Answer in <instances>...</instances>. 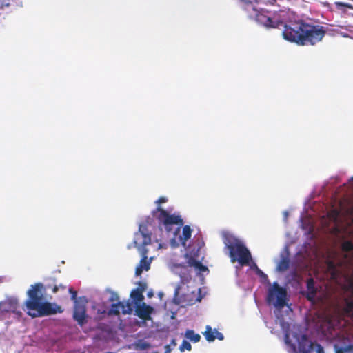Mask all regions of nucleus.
I'll return each mask as SVG.
<instances>
[{
  "label": "nucleus",
  "mask_w": 353,
  "mask_h": 353,
  "mask_svg": "<svg viewBox=\"0 0 353 353\" xmlns=\"http://www.w3.org/2000/svg\"><path fill=\"white\" fill-rule=\"evenodd\" d=\"M201 247L197 248V250L195 253L192 254V252H190V256L188 254H186L188 257L187 263L189 267H194L196 270L199 272H206L208 271V268L205 265H203L201 262H200L196 258L199 257V252Z\"/></svg>",
  "instance_id": "12"
},
{
  "label": "nucleus",
  "mask_w": 353,
  "mask_h": 353,
  "mask_svg": "<svg viewBox=\"0 0 353 353\" xmlns=\"http://www.w3.org/2000/svg\"><path fill=\"white\" fill-rule=\"evenodd\" d=\"M290 261L287 258L282 259L277 265V270L281 272H284L289 268Z\"/></svg>",
  "instance_id": "22"
},
{
  "label": "nucleus",
  "mask_w": 353,
  "mask_h": 353,
  "mask_svg": "<svg viewBox=\"0 0 353 353\" xmlns=\"http://www.w3.org/2000/svg\"><path fill=\"white\" fill-rule=\"evenodd\" d=\"M267 301L269 304L272 303L276 307H284L287 303L286 290L280 286L277 282H274L268 290Z\"/></svg>",
  "instance_id": "6"
},
{
  "label": "nucleus",
  "mask_w": 353,
  "mask_h": 353,
  "mask_svg": "<svg viewBox=\"0 0 353 353\" xmlns=\"http://www.w3.org/2000/svg\"><path fill=\"white\" fill-rule=\"evenodd\" d=\"M257 5V2L252 3L251 6L244 10L247 17L264 26L274 27V21L266 14L267 12L262 9L259 10Z\"/></svg>",
  "instance_id": "7"
},
{
  "label": "nucleus",
  "mask_w": 353,
  "mask_h": 353,
  "mask_svg": "<svg viewBox=\"0 0 353 353\" xmlns=\"http://www.w3.org/2000/svg\"><path fill=\"white\" fill-rule=\"evenodd\" d=\"M334 348L336 353H353V343L347 337H342L334 345Z\"/></svg>",
  "instance_id": "13"
},
{
  "label": "nucleus",
  "mask_w": 353,
  "mask_h": 353,
  "mask_svg": "<svg viewBox=\"0 0 353 353\" xmlns=\"http://www.w3.org/2000/svg\"><path fill=\"white\" fill-rule=\"evenodd\" d=\"M243 10L251 6L252 3H256V0H238Z\"/></svg>",
  "instance_id": "24"
},
{
  "label": "nucleus",
  "mask_w": 353,
  "mask_h": 353,
  "mask_svg": "<svg viewBox=\"0 0 353 353\" xmlns=\"http://www.w3.org/2000/svg\"><path fill=\"white\" fill-rule=\"evenodd\" d=\"M66 288V285L59 282L52 276L46 278L44 283L31 285L27 292L28 299L24 302L27 314L32 318H36L62 313L63 309L61 306L45 301L43 292L49 289L56 294L59 291H65Z\"/></svg>",
  "instance_id": "1"
},
{
  "label": "nucleus",
  "mask_w": 353,
  "mask_h": 353,
  "mask_svg": "<svg viewBox=\"0 0 353 353\" xmlns=\"http://www.w3.org/2000/svg\"><path fill=\"white\" fill-rule=\"evenodd\" d=\"M121 305V302L118 301L116 303H112L110 309L109 310L108 314V315H114L118 316L120 314V309Z\"/></svg>",
  "instance_id": "20"
},
{
  "label": "nucleus",
  "mask_w": 353,
  "mask_h": 353,
  "mask_svg": "<svg viewBox=\"0 0 353 353\" xmlns=\"http://www.w3.org/2000/svg\"><path fill=\"white\" fill-rule=\"evenodd\" d=\"M307 299L310 301L313 300L316 294L317 290L315 288L314 281L312 278H310L307 281Z\"/></svg>",
  "instance_id": "17"
},
{
  "label": "nucleus",
  "mask_w": 353,
  "mask_h": 353,
  "mask_svg": "<svg viewBox=\"0 0 353 353\" xmlns=\"http://www.w3.org/2000/svg\"><path fill=\"white\" fill-rule=\"evenodd\" d=\"M203 334L205 336V339L208 342L214 341L216 339H219V341H222L224 339L222 333L219 332L216 330L212 331V329L210 325L206 326L205 331L203 333Z\"/></svg>",
  "instance_id": "15"
},
{
  "label": "nucleus",
  "mask_w": 353,
  "mask_h": 353,
  "mask_svg": "<svg viewBox=\"0 0 353 353\" xmlns=\"http://www.w3.org/2000/svg\"><path fill=\"white\" fill-rule=\"evenodd\" d=\"M19 308V302L16 298L8 297L4 301L0 302V310L1 313L12 312L16 315L21 316L22 313Z\"/></svg>",
  "instance_id": "10"
},
{
  "label": "nucleus",
  "mask_w": 353,
  "mask_h": 353,
  "mask_svg": "<svg viewBox=\"0 0 353 353\" xmlns=\"http://www.w3.org/2000/svg\"><path fill=\"white\" fill-rule=\"evenodd\" d=\"M192 229L189 225H185L182 230V234L180 235V232L177 234L166 232L170 237V243L173 247H177L179 244L185 246L186 242L190 239L192 235Z\"/></svg>",
  "instance_id": "8"
},
{
  "label": "nucleus",
  "mask_w": 353,
  "mask_h": 353,
  "mask_svg": "<svg viewBox=\"0 0 353 353\" xmlns=\"http://www.w3.org/2000/svg\"><path fill=\"white\" fill-rule=\"evenodd\" d=\"M350 182L353 184V176L350 179Z\"/></svg>",
  "instance_id": "32"
},
{
  "label": "nucleus",
  "mask_w": 353,
  "mask_h": 353,
  "mask_svg": "<svg viewBox=\"0 0 353 353\" xmlns=\"http://www.w3.org/2000/svg\"><path fill=\"white\" fill-rule=\"evenodd\" d=\"M86 299L76 301L74 305L73 319L79 325H83L86 323Z\"/></svg>",
  "instance_id": "9"
},
{
  "label": "nucleus",
  "mask_w": 353,
  "mask_h": 353,
  "mask_svg": "<svg viewBox=\"0 0 353 353\" xmlns=\"http://www.w3.org/2000/svg\"><path fill=\"white\" fill-rule=\"evenodd\" d=\"M327 269L330 273L331 279L337 281L341 275V272L339 268L333 261H330L327 264Z\"/></svg>",
  "instance_id": "16"
},
{
  "label": "nucleus",
  "mask_w": 353,
  "mask_h": 353,
  "mask_svg": "<svg viewBox=\"0 0 353 353\" xmlns=\"http://www.w3.org/2000/svg\"><path fill=\"white\" fill-rule=\"evenodd\" d=\"M315 345L316 347V353H324V349L321 345H320L319 343H316Z\"/></svg>",
  "instance_id": "30"
},
{
  "label": "nucleus",
  "mask_w": 353,
  "mask_h": 353,
  "mask_svg": "<svg viewBox=\"0 0 353 353\" xmlns=\"http://www.w3.org/2000/svg\"><path fill=\"white\" fill-rule=\"evenodd\" d=\"M152 233L148 230L145 223H141L139 231L134 234L133 243L141 255V259L135 270L137 276L141 274L143 270L148 271L150 268V261L148 260V250L145 248L151 243Z\"/></svg>",
  "instance_id": "4"
},
{
  "label": "nucleus",
  "mask_w": 353,
  "mask_h": 353,
  "mask_svg": "<svg viewBox=\"0 0 353 353\" xmlns=\"http://www.w3.org/2000/svg\"><path fill=\"white\" fill-rule=\"evenodd\" d=\"M174 267L176 268H184V269H186V265H181V264H176L174 265Z\"/></svg>",
  "instance_id": "31"
},
{
  "label": "nucleus",
  "mask_w": 353,
  "mask_h": 353,
  "mask_svg": "<svg viewBox=\"0 0 353 353\" xmlns=\"http://www.w3.org/2000/svg\"><path fill=\"white\" fill-rule=\"evenodd\" d=\"M342 310L346 316L353 318V290L350 294L344 299Z\"/></svg>",
  "instance_id": "14"
},
{
  "label": "nucleus",
  "mask_w": 353,
  "mask_h": 353,
  "mask_svg": "<svg viewBox=\"0 0 353 353\" xmlns=\"http://www.w3.org/2000/svg\"><path fill=\"white\" fill-rule=\"evenodd\" d=\"M185 337L193 343H197L201 339V336L194 332L192 330H188L185 332Z\"/></svg>",
  "instance_id": "19"
},
{
  "label": "nucleus",
  "mask_w": 353,
  "mask_h": 353,
  "mask_svg": "<svg viewBox=\"0 0 353 353\" xmlns=\"http://www.w3.org/2000/svg\"><path fill=\"white\" fill-rule=\"evenodd\" d=\"M119 297L118 296V294L115 292H112V294H111V296L110 298V301L111 302H114V301H119Z\"/></svg>",
  "instance_id": "27"
},
{
  "label": "nucleus",
  "mask_w": 353,
  "mask_h": 353,
  "mask_svg": "<svg viewBox=\"0 0 353 353\" xmlns=\"http://www.w3.org/2000/svg\"><path fill=\"white\" fill-rule=\"evenodd\" d=\"M10 3V0H0V8H3L4 7L9 6Z\"/></svg>",
  "instance_id": "28"
},
{
  "label": "nucleus",
  "mask_w": 353,
  "mask_h": 353,
  "mask_svg": "<svg viewBox=\"0 0 353 353\" xmlns=\"http://www.w3.org/2000/svg\"><path fill=\"white\" fill-rule=\"evenodd\" d=\"M224 243L229 251L232 263L237 261L242 266L249 265L252 255L243 242L232 235H226L224 237Z\"/></svg>",
  "instance_id": "5"
},
{
  "label": "nucleus",
  "mask_w": 353,
  "mask_h": 353,
  "mask_svg": "<svg viewBox=\"0 0 353 353\" xmlns=\"http://www.w3.org/2000/svg\"><path fill=\"white\" fill-rule=\"evenodd\" d=\"M121 308L123 314H130L133 311L132 303L129 301L127 303L121 302Z\"/></svg>",
  "instance_id": "21"
},
{
  "label": "nucleus",
  "mask_w": 353,
  "mask_h": 353,
  "mask_svg": "<svg viewBox=\"0 0 353 353\" xmlns=\"http://www.w3.org/2000/svg\"><path fill=\"white\" fill-rule=\"evenodd\" d=\"M303 353H308V351L307 350H304Z\"/></svg>",
  "instance_id": "33"
},
{
  "label": "nucleus",
  "mask_w": 353,
  "mask_h": 353,
  "mask_svg": "<svg viewBox=\"0 0 353 353\" xmlns=\"http://www.w3.org/2000/svg\"><path fill=\"white\" fill-rule=\"evenodd\" d=\"M256 273L259 275L261 277H267V275L264 274L258 267L256 264H254Z\"/></svg>",
  "instance_id": "29"
},
{
  "label": "nucleus",
  "mask_w": 353,
  "mask_h": 353,
  "mask_svg": "<svg viewBox=\"0 0 353 353\" xmlns=\"http://www.w3.org/2000/svg\"><path fill=\"white\" fill-rule=\"evenodd\" d=\"M185 350H188V351H190L192 350L191 344L188 341H187L185 340L183 341V342H182V343H181V345L180 346V350L181 351L183 352Z\"/></svg>",
  "instance_id": "26"
},
{
  "label": "nucleus",
  "mask_w": 353,
  "mask_h": 353,
  "mask_svg": "<svg viewBox=\"0 0 353 353\" xmlns=\"http://www.w3.org/2000/svg\"><path fill=\"white\" fill-rule=\"evenodd\" d=\"M167 201L166 197H159L155 202L157 207L152 212V214L157 220L161 230H164L165 232L176 234L181 231L184 221L180 214H170L160 205Z\"/></svg>",
  "instance_id": "3"
},
{
  "label": "nucleus",
  "mask_w": 353,
  "mask_h": 353,
  "mask_svg": "<svg viewBox=\"0 0 353 353\" xmlns=\"http://www.w3.org/2000/svg\"><path fill=\"white\" fill-rule=\"evenodd\" d=\"M143 290H144V288L142 290L135 289V290H132V292L130 293V296L134 301L136 305L137 304L141 303V302L144 299V296L143 295Z\"/></svg>",
  "instance_id": "18"
},
{
  "label": "nucleus",
  "mask_w": 353,
  "mask_h": 353,
  "mask_svg": "<svg viewBox=\"0 0 353 353\" xmlns=\"http://www.w3.org/2000/svg\"><path fill=\"white\" fill-rule=\"evenodd\" d=\"M153 311L154 309L152 307L143 302L136 305L135 315L145 322L146 321L152 319L151 314Z\"/></svg>",
  "instance_id": "11"
},
{
  "label": "nucleus",
  "mask_w": 353,
  "mask_h": 353,
  "mask_svg": "<svg viewBox=\"0 0 353 353\" xmlns=\"http://www.w3.org/2000/svg\"><path fill=\"white\" fill-rule=\"evenodd\" d=\"M334 5L337 10H341L342 12H345L347 8H352L351 5L344 2L336 1L334 2Z\"/></svg>",
  "instance_id": "23"
},
{
  "label": "nucleus",
  "mask_w": 353,
  "mask_h": 353,
  "mask_svg": "<svg viewBox=\"0 0 353 353\" xmlns=\"http://www.w3.org/2000/svg\"><path fill=\"white\" fill-rule=\"evenodd\" d=\"M326 32L325 27L300 19L285 24L282 34L285 40L303 46L316 45Z\"/></svg>",
  "instance_id": "2"
},
{
  "label": "nucleus",
  "mask_w": 353,
  "mask_h": 353,
  "mask_svg": "<svg viewBox=\"0 0 353 353\" xmlns=\"http://www.w3.org/2000/svg\"><path fill=\"white\" fill-rule=\"evenodd\" d=\"M68 292L71 294V299L74 301V303L76 301H81L83 299H85L84 296L80 297L79 299H77V292L74 290L72 288H68Z\"/></svg>",
  "instance_id": "25"
}]
</instances>
